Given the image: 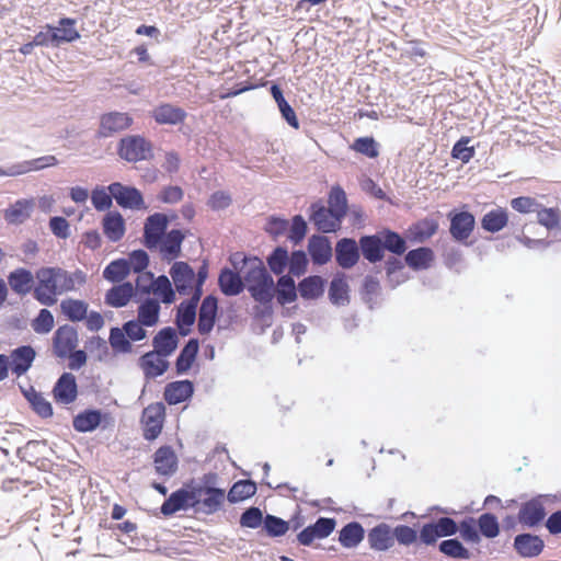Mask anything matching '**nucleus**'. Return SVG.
<instances>
[{"label": "nucleus", "mask_w": 561, "mask_h": 561, "mask_svg": "<svg viewBox=\"0 0 561 561\" xmlns=\"http://www.w3.org/2000/svg\"><path fill=\"white\" fill-rule=\"evenodd\" d=\"M184 239L185 234L179 229L167 232L157 248L161 257L168 262L178 259L181 255Z\"/></svg>", "instance_id": "nucleus-17"}, {"label": "nucleus", "mask_w": 561, "mask_h": 561, "mask_svg": "<svg viewBox=\"0 0 561 561\" xmlns=\"http://www.w3.org/2000/svg\"><path fill=\"white\" fill-rule=\"evenodd\" d=\"M382 245L385 249L399 255L404 253L407 249L404 239L399 233L389 230L383 233Z\"/></svg>", "instance_id": "nucleus-62"}, {"label": "nucleus", "mask_w": 561, "mask_h": 561, "mask_svg": "<svg viewBox=\"0 0 561 561\" xmlns=\"http://www.w3.org/2000/svg\"><path fill=\"white\" fill-rule=\"evenodd\" d=\"M112 348L117 353H128L131 351V344L126 337V333L119 328H113L108 337Z\"/></svg>", "instance_id": "nucleus-57"}, {"label": "nucleus", "mask_w": 561, "mask_h": 561, "mask_svg": "<svg viewBox=\"0 0 561 561\" xmlns=\"http://www.w3.org/2000/svg\"><path fill=\"white\" fill-rule=\"evenodd\" d=\"M154 351L169 356L178 346V336L172 328H164L158 332L152 341Z\"/></svg>", "instance_id": "nucleus-38"}, {"label": "nucleus", "mask_w": 561, "mask_h": 561, "mask_svg": "<svg viewBox=\"0 0 561 561\" xmlns=\"http://www.w3.org/2000/svg\"><path fill=\"white\" fill-rule=\"evenodd\" d=\"M165 357L156 351L144 354L139 359V365L145 376L147 378H156L163 375L169 367Z\"/></svg>", "instance_id": "nucleus-25"}, {"label": "nucleus", "mask_w": 561, "mask_h": 561, "mask_svg": "<svg viewBox=\"0 0 561 561\" xmlns=\"http://www.w3.org/2000/svg\"><path fill=\"white\" fill-rule=\"evenodd\" d=\"M192 490L195 497L194 508L207 515L218 512L227 497L225 490L218 488L192 484Z\"/></svg>", "instance_id": "nucleus-3"}, {"label": "nucleus", "mask_w": 561, "mask_h": 561, "mask_svg": "<svg viewBox=\"0 0 561 561\" xmlns=\"http://www.w3.org/2000/svg\"><path fill=\"white\" fill-rule=\"evenodd\" d=\"M103 232L113 242L119 241L125 233V221L118 211H110L103 218Z\"/></svg>", "instance_id": "nucleus-33"}, {"label": "nucleus", "mask_w": 561, "mask_h": 561, "mask_svg": "<svg viewBox=\"0 0 561 561\" xmlns=\"http://www.w3.org/2000/svg\"><path fill=\"white\" fill-rule=\"evenodd\" d=\"M543 540L531 534H520L514 539V548L524 558L537 557L543 550Z\"/></svg>", "instance_id": "nucleus-28"}, {"label": "nucleus", "mask_w": 561, "mask_h": 561, "mask_svg": "<svg viewBox=\"0 0 561 561\" xmlns=\"http://www.w3.org/2000/svg\"><path fill=\"white\" fill-rule=\"evenodd\" d=\"M369 547L376 551H386L394 545L393 531L385 523L373 527L367 535Z\"/></svg>", "instance_id": "nucleus-23"}, {"label": "nucleus", "mask_w": 561, "mask_h": 561, "mask_svg": "<svg viewBox=\"0 0 561 561\" xmlns=\"http://www.w3.org/2000/svg\"><path fill=\"white\" fill-rule=\"evenodd\" d=\"M217 310H218V301L217 298L209 295L204 298L202 301L201 308H199V314H198V332L204 335L208 334L216 321L217 317Z\"/></svg>", "instance_id": "nucleus-20"}, {"label": "nucleus", "mask_w": 561, "mask_h": 561, "mask_svg": "<svg viewBox=\"0 0 561 561\" xmlns=\"http://www.w3.org/2000/svg\"><path fill=\"white\" fill-rule=\"evenodd\" d=\"M335 259L343 268L353 267L359 259V251L354 239L344 238L336 243Z\"/></svg>", "instance_id": "nucleus-24"}, {"label": "nucleus", "mask_w": 561, "mask_h": 561, "mask_svg": "<svg viewBox=\"0 0 561 561\" xmlns=\"http://www.w3.org/2000/svg\"><path fill=\"white\" fill-rule=\"evenodd\" d=\"M546 512L542 503L530 500L524 503L518 512V520L524 526L534 527L545 518Z\"/></svg>", "instance_id": "nucleus-30"}, {"label": "nucleus", "mask_w": 561, "mask_h": 561, "mask_svg": "<svg viewBox=\"0 0 561 561\" xmlns=\"http://www.w3.org/2000/svg\"><path fill=\"white\" fill-rule=\"evenodd\" d=\"M102 422V413L99 410H85L75 416L72 425L78 432L94 431Z\"/></svg>", "instance_id": "nucleus-42"}, {"label": "nucleus", "mask_w": 561, "mask_h": 561, "mask_svg": "<svg viewBox=\"0 0 561 561\" xmlns=\"http://www.w3.org/2000/svg\"><path fill=\"white\" fill-rule=\"evenodd\" d=\"M470 137L463 136L461 137L453 147L451 156L456 159L461 160L463 163L469 162L474 156V148L468 147L467 145L470 142Z\"/></svg>", "instance_id": "nucleus-61"}, {"label": "nucleus", "mask_w": 561, "mask_h": 561, "mask_svg": "<svg viewBox=\"0 0 561 561\" xmlns=\"http://www.w3.org/2000/svg\"><path fill=\"white\" fill-rule=\"evenodd\" d=\"M36 353L32 346L23 345L13 350L9 357V364L12 373L18 377L24 375L32 363L34 362Z\"/></svg>", "instance_id": "nucleus-19"}, {"label": "nucleus", "mask_w": 561, "mask_h": 561, "mask_svg": "<svg viewBox=\"0 0 561 561\" xmlns=\"http://www.w3.org/2000/svg\"><path fill=\"white\" fill-rule=\"evenodd\" d=\"M58 163L55 156H44L33 160L12 164L7 169L0 168V176H18L31 171L42 170L47 167H54Z\"/></svg>", "instance_id": "nucleus-14"}, {"label": "nucleus", "mask_w": 561, "mask_h": 561, "mask_svg": "<svg viewBox=\"0 0 561 561\" xmlns=\"http://www.w3.org/2000/svg\"><path fill=\"white\" fill-rule=\"evenodd\" d=\"M178 456L171 446H161L153 454V466L159 476H173L178 470Z\"/></svg>", "instance_id": "nucleus-15"}, {"label": "nucleus", "mask_w": 561, "mask_h": 561, "mask_svg": "<svg viewBox=\"0 0 561 561\" xmlns=\"http://www.w3.org/2000/svg\"><path fill=\"white\" fill-rule=\"evenodd\" d=\"M245 285L251 297L264 305H271L275 296V284L261 261L252 266L244 275Z\"/></svg>", "instance_id": "nucleus-2"}, {"label": "nucleus", "mask_w": 561, "mask_h": 561, "mask_svg": "<svg viewBox=\"0 0 561 561\" xmlns=\"http://www.w3.org/2000/svg\"><path fill=\"white\" fill-rule=\"evenodd\" d=\"M53 394L58 403H72L78 396L76 377L70 373H64L55 383Z\"/></svg>", "instance_id": "nucleus-18"}, {"label": "nucleus", "mask_w": 561, "mask_h": 561, "mask_svg": "<svg viewBox=\"0 0 561 561\" xmlns=\"http://www.w3.org/2000/svg\"><path fill=\"white\" fill-rule=\"evenodd\" d=\"M134 293V286L129 282L113 286L105 294V304L114 308L124 307L130 301Z\"/></svg>", "instance_id": "nucleus-32"}, {"label": "nucleus", "mask_w": 561, "mask_h": 561, "mask_svg": "<svg viewBox=\"0 0 561 561\" xmlns=\"http://www.w3.org/2000/svg\"><path fill=\"white\" fill-rule=\"evenodd\" d=\"M159 301L148 298L138 308V321L142 325L152 327L159 320Z\"/></svg>", "instance_id": "nucleus-46"}, {"label": "nucleus", "mask_w": 561, "mask_h": 561, "mask_svg": "<svg viewBox=\"0 0 561 561\" xmlns=\"http://www.w3.org/2000/svg\"><path fill=\"white\" fill-rule=\"evenodd\" d=\"M51 32H54L55 46H59L61 43L73 42L80 37L79 32L76 30V20L70 18L60 19L58 26H51Z\"/></svg>", "instance_id": "nucleus-34"}, {"label": "nucleus", "mask_w": 561, "mask_h": 561, "mask_svg": "<svg viewBox=\"0 0 561 561\" xmlns=\"http://www.w3.org/2000/svg\"><path fill=\"white\" fill-rule=\"evenodd\" d=\"M351 148L356 152H359L371 159L377 158L379 154L377 144L373 137L357 138L355 139Z\"/></svg>", "instance_id": "nucleus-59"}, {"label": "nucleus", "mask_w": 561, "mask_h": 561, "mask_svg": "<svg viewBox=\"0 0 561 561\" xmlns=\"http://www.w3.org/2000/svg\"><path fill=\"white\" fill-rule=\"evenodd\" d=\"M508 224V213L503 207H496L488 211L481 219L483 230L495 233L505 228Z\"/></svg>", "instance_id": "nucleus-35"}, {"label": "nucleus", "mask_w": 561, "mask_h": 561, "mask_svg": "<svg viewBox=\"0 0 561 561\" xmlns=\"http://www.w3.org/2000/svg\"><path fill=\"white\" fill-rule=\"evenodd\" d=\"M308 252L314 264H325L332 257L331 242L324 236L313 234L308 241Z\"/></svg>", "instance_id": "nucleus-26"}, {"label": "nucleus", "mask_w": 561, "mask_h": 561, "mask_svg": "<svg viewBox=\"0 0 561 561\" xmlns=\"http://www.w3.org/2000/svg\"><path fill=\"white\" fill-rule=\"evenodd\" d=\"M439 551L453 559L470 558V551L457 539H447L439 543Z\"/></svg>", "instance_id": "nucleus-52"}, {"label": "nucleus", "mask_w": 561, "mask_h": 561, "mask_svg": "<svg viewBox=\"0 0 561 561\" xmlns=\"http://www.w3.org/2000/svg\"><path fill=\"white\" fill-rule=\"evenodd\" d=\"M329 296L333 304H343L348 299V285L343 278H333L329 289Z\"/></svg>", "instance_id": "nucleus-58"}, {"label": "nucleus", "mask_w": 561, "mask_h": 561, "mask_svg": "<svg viewBox=\"0 0 561 561\" xmlns=\"http://www.w3.org/2000/svg\"><path fill=\"white\" fill-rule=\"evenodd\" d=\"M264 528L268 536L271 537H279L287 533L289 529V525L286 520L276 517L274 515H267L264 518Z\"/></svg>", "instance_id": "nucleus-60"}, {"label": "nucleus", "mask_w": 561, "mask_h": 561, "mask_svg": "<svg viewBox=\"0 0 561 561\" xmlns=\"http://www.w3.org/2000/svg\"><path fill=\"white\" fill-rule=\"evenodd\" d=\"M35 282V275L24 267L15 268L8 275L10 288L19 296H25L32 290L34 291Z\"/></svg>", "instance_id": "nucleus-21"}, {"label": "nucleus", "mask_w": 561, "mask_h": 561, "mask_svg": "<svg viewBox=\"0 0 561 561\" xmlns=\"http://www.w3.org/2000/svg\"><path fill=\"white\" fill-rule=\"evenodd\" d=\"M129 274V264L126 260L119 259L111 262L103 271V277L110 282L118 283Z\"/></svg>", "instance_id": "nucleus-50"}, {"label": "nucleus", "mask_w": 561, "mask_h": 561, "mask_svg": "<svg viewBox=\"0 0 561 561\" xmlns=\"http://www.w3.org/2000/svg\"><path fill=\"white\" fill-rule=\"evenodd\" d=\"M151 116L159 125H178L185 121L187 114L179 106L162 103L152 110Z\"/></svg>", "instance_id": "nucleus-22"}, {"label": "nucleus", "mask_w": 561, "mask_h": 561, "mask_svg": "<svg viewBox=\"0 0 561 561\" xmlns=\"http://www.w3.org/2000/svg\"><path fill=\"white\" fill-rule=\"evenodd\" d=\"M218 284L220 290L226 296L239 295L244 287L241 276L229 268H224L220 272L218 277Z\"/></svg>", "instance_id": "nucleus-36"}, {"label": "nucleus", "mask_w": 561, "mask_h": 561, "mask_svg": "<svg viewBox=\"0 0 561 561\" xmlns=\"http://www.w3.org/2000/svg\"><path fill=\"white\" fill-rule=\"evenodd\" d=\"M170 276L174 283L175 289L180 295L193 296L195 290V272L183 261L175 262L170 268Z\"/></svg>", "instance_id": "nucleus-7"}, {"label": "nucleus", "mask_w": 561, "mask_h": 561, "mask_svg": "<svg viewBox=\"0 0 561 561\" xmlns=\"http://www.w3.org/2000/svg\"><path fill=\"white\" fill-rule=\"evenodd\" d=\"M78 344V333L75 328L65 324L59 327L53 337L54 353L58 357H67Z\"/></svg>", "instance_id": "nucleus-11"}, {"label": "nucleus", "mask_w": 561, "mask_h": 561, "mask_svg": "<svg viewBox=\"0 0 561 561\" xmlns=\"http://www.w3.org/2000/svg\"><path fill=\"white\" fill-rule=\"evenodd\" d=\"M449 218H450L449 231H450L451 237L457 241L467 240L471 236V233L474 229V225H476L474 216L469 211H460V213H456V214L450 213Z\"/></svg>", "instance_id": "nucleus-16"}, {"label": "nucleus", "mask_w": 561, "mask_h": 561, "mask_svg": "<svg viewBox=\"0 0 561 561\" xmlns=\"http://www.w3.org/2000/svg\"><path fill=\"white\" fill-rule=\"evenodd\" d=\"M511 207L520 214L537 213L540 203L530 196H519L511 201Z\"/></svg>", "instance_id": "nucleus-63"}, {"label": "nucleus", "mask_w": 561, "mask_h": 561, "mask_svg": "<svg viewBox=\"0 0 561 561\" xmlns=\"http://www.w3.org/2000/svg\"><path fill=\"white\" fill-rule=\"evenodd\" d=\"M364 528L357 522L346 524L339 535V541L344 548H355L364 539Z\"/></svg>", "instance_id": "nucleus-40"}, {"label": "nucleus", "mask_w": 561, "mask_h": 561, "mask_svg": "<svg viewBox=\"0 0 561 561\" xmlns=\"http://www.w3.org/2000/svg\"><path fill=\"white\" fill-rule=\"evenodd\" d=\"M89 305L79 299L68 298L61 301V312L72 322H79L85 319Z\"/></svg>", "instance_id": "nucleus-44"}, {"label": "nucleus", "mask_w": 561, "mask_h": 561, "mask_svg": "<svg viewBox=\"0 0 561 561\" xmlns=\"http://www.w3.org/2000/svg\"><path fill=\"white\" fill-rule=\"evenodd\" d=\"M107 190L111 195H113L116 203L123 208H146L142 194L136 187L125 186L119 182H114L108 185Z\"/></svg>", "instance_id": "nucleus-8"}, {"label": "nucleus", "mask_w": 561, "mask_h": 561, "mask_svg": "<svg viewBox=\"0 0 561 561\" xmlns=\"http://www.w3.org/2000/svg\"><path fill=\"white\" fill-rule=\"evenodd\" d=\"M288 252L286 249L282 247H277L267 257V264L271 271L276 275H280L284 273L286 266L288 265Z\"/></svg>", "instance_id": "nucleus-53"}, {"label": "nucleus", "mask_w": 561, "mask_h": 561, "mask_svg": "<svg viewBox=\"0 0 561 561\" xmlns=\"http://www.w3.org/2000/svg\"><path fill=\"white\" fill-rule=\"evenodd\" d=\"M151 142L141 136H127L119 141L118 154L128 162H138L151 157Z\"/></svg>", "instance_id": "nucleus-5"}, {"label": "nucleus", "mask_w": 561, "mask_h": 561, "mask_svg": "<svg viewBox=\"0 0 561 561\" xmlns=\"http://www.w3.org/2000/svg\"><path fill=\"white\" fill-rule=\"evenodd\" d=\"M275 295L279 305L294 302L297 299L295 282L289 275H282L275 287Z\"/></svg>", "instance_id": "nucleus-43"}, {"label": "nucleus", "mask_w": 561, "mask_h": 561, "mask_svg": "<svg viewBox=\"0 0 561 561\" xmlns=\"http://www.w3.org/2000/svg\"><path fill=\"white\" fill-rule=\"evenodd\" d=\"M169 219L165 214L150 215L144 226V243L149 250H156L165 234Z\"/></svg>", "instance_id": "nucleus-6"}, {"label": "nucleus", "mask_w": 561, "mask_h": 561, "mask_svg": "<svg viewBox=\"0 0 561 561\" xmlns=\"http://www.w3.org/2000/svg\"><path fill=\"white\" fill-rule=\"evenodd\" d=\"M194 386L190 380H179L170 382L164 388V400L170 405H175L190 399L193 394Z\"/></svg>", "instance_id": "nucleus-29"}, {"label": "nucleus", "mask_w": 561, "mask_h": 561, "mask_svg": "<svg viewBox=\"0 0 561 561\" xmlns=\"http://www.w3.org/2000/svg\"><path fill=\"white\" fill-rule=\"evenodd\" d=\"M363 255L369 262L375 263L382 259V243L381 240L376 236H366L359 240Z\"/></svg>", "instance_id": "nucleus-45"}, {"label": "nucleus", "mask_w": 561, "mask_h": 561, "mask_svg": "<svg viewBox=\"0 0 561 561\" xmlns=\"http://www.w3.org/2000/svg\"><path fill=\"white\" fill-rule=\"evenodd\" d=\"M33 206V199H19L4 210L3 217L9 224H22L31 216Z\"/></svg>", "instance_id": "nucleus-37"}, {"label": "nucleus", "mask_w": 561, "mask_h": 561, "mask_svg": "<svg viewBox=\"0 0 561 561\" xmlns=\"http://www.w3.org/2000/svg\"><path fill=\"white\" fill-rule=\"evenodd\" d=\"M311 210L310 220L319 231L324 233L335 232L340 228L342 217L337 216L332 208L320 204H312Z\"/></svg>", "instance_id": "nucleus-10"}, {"label": "nucleus", "mask_w": 561, "mask_h": 561, "mask_svg": "<svg viewBox=\"0 0 561 561\" xmlns=\"http://www.w3.org/2000/svg\"><path fill=\"white\" fill-rule=\"evenodd\" d=\"M433 261V250L425 247L411 250L405 255L407 264L415 271L428 268Z\"/></svg>", "instance_id": "nucleus-39"}, {"label": "nucleus", "mask_w": 561, "mask_h": 561, "mask_svg": "<svg viewBox=\"0 0 561 561\" xmlns=\"http://www.w3.org/2000/svg\"><path fill=\"white\" fill-rule=\"evenodd\" d=\"M194 499L192 484H186L185 486L172 492L161 505L160 511L163 516L168 517L174 515L179 511L194 508Z\"/></svg>", "instance_id": "nucleus-9"}, {"label": "nucleus", "mask_w": 561, "mask_h": 561, "mask_svg": "<svg viewBox=\"0 0 561 561\" xmlns=\"http://www.w3.org/2000/svg\"><path fill=\"white\" fill-rule=\"evenodd\" d=\"M34 298L44 306H53L61 294L76 289L77 280L84 282L81 273H69L61 267H41L35 273Z\"/></svg>", "instance_id": "nucleus-1"}, {"label": "nucleus", "mask_w": 561, "mask_h": 561, "mask_svg": "<svg viewBox=\"0 0 561 561\" xmlns=\"http://www.w3.org/2000/svg\"><path fill=\"white\" fill-rule=\"evenodd\" d=\"M201 297V290L194 291L190 300L184 301L179 306L176 313V324L181 329L182 334H186L188 332V330H183L184 327L190 328L195 322L196 308Z\"/></svg>", "instance_id": "nucleus-27"}, {"label": "nucleus", "mask_w": 561, "mask_h": 561, "mask_svg": "<svg viewBox=\"0 0 561 561\" xmlns=\"http://www.w3.org/2000/svg\"><path fill=\"white\" fill-rule=\"evenodd\" d=\"M150 293L159 297L163 304H172L175 300V293L165 275H161L153 280Z\"/></svg>", "instance_id": "nucleus-49"}, {"label": "nucleus", "mask_w": 561, "mask_h": 561, "mask_svg": "<svg viewBox=\"0 0 561 561\" xmlns=\"http://www.w3.org/2000/svg\"><path fill=\"white\" fill-rule=\"evenodd\" d=\"M298 290L304 299H317L323 295L324 279L318 275L308 276L299 283Z\"/></svg>", "instance_id": "nucleus-41"}, {"label": "nucleus", "mask_w": 561, "mask_h": 561, "mask_svg": "<svg viewBox=\"0 0 561 561\" xmlns=\"http://www.w3.org/2000/svg\"><path fill=\"white\" fill-rule=\"evenodd\" d=\"M55 324L54 316L48 309H41L37 317L33 319L31 325L34 332L38 334L49 333Z\"/></svg>", "instance_id": "nucleus-54"}, {"label": "nucleus", "mask_w": 561, "mask_h": 561, "mask_svg": "<svg viewBox=\"0 0 561 561\" xmlns=\"http://www.w3.org/2000/svg\"><path fill=\"white\" fill-rule=\"evenodd\" d=\"M256 492V484L251 480H239L229 490L227 499L230 503L244 501Z\"/></svg>", "instance_id": "nucleus-47"}, {"label": "nucleus", "mask_w": 561, "mask_h": 561, "mask_svg": "<svg viewBox=\"0 0 561 561\" xmlns=\"http://www.w3.org/2000/svg\"><path fill=\"white\" fill-rule=\"evenodd\" d=\"M329 206L342 218L346 215L347 202L345 192L341 187H333L329 195Z\"/></svg>", "instance_id": "nucleus-55"}, {"label": "nucleus", "mask_w": 561, "mask_h": 561, "mask_svg": "<svg viewBox=\"0 0 561 561\" xmlns=\"http://www.w3.org/2000/svg\"><path fill=\"white\" fill-rule=\"evenodd\" d=\"M198 353V341L195 339L190 340L181 351L176 363V371L179 374L186 373L193 365Z\"/></svg>", "instance_id": "nucleus-48"}, {"label": "nucleus", "mask_w": 561, "mask_h": 561, "mask_svg": "<svg viewBox=\"0 0 561 561\" xmlns=\"http://www.w3.org/2000/svg\"><path fill=\"white\" fill-rule=\"evenodd\" d=\"M536 214L538 222L548 230L556 229L561 224V210L557 207L546 208L540 204Z\"/></svg>", "instance_id": "nucleus-51"}, {"label": "nucleus", "mask_w": 561, "mask_h": 561, "mask_svg": "<svg viewBox=\"0 0 561 561\" xmlns=\"http://www.w3.org/2000/svg\"><path fill=\"white\" fill-rule=\"evenodd\" d=\"M165 420V407L154 402L144 409L141 414L142 436L146 440H154L162 432Z\"/></svg>", "instance_id": "nucleus-4"}, {"label": "nucleus", "mask_w": 561, "mask_h": 561, "mask_svg": "<svg viewBox=\"0 0 561 561\" xmlns=\"http://www.w3.org/2000/svg\"><path fill=\"white\" fill-rule=\"evenodd\" d=\"M478 526L481 534L486 538H494L500 533L497 519L491 513L482 514L478 519Z\"/></svg>", "instance_id": "nucleus-56"}, {"label": "nucleus", "mask_w": 561, "mask_h": 561, "mask_svg": "<svg viewBox=\"0 0 561 561\" xmlns=\"http://www.w3.org/2000/svg\"><path fill=\"white\" fill-rule=\"evenodd\" d=\"M333 518L320 517L313 525L301 530L297 539L302 546H310L316 539H323L331 535L335 528Z\"/></svg>", "instance_id": "nucleus-13"}, {"label": "nucleus", "mask_w": 561, "mask_h": 561, "mask_svg": "<svg viewBox=\"0 0 561 561\" xmlns=\"http://www.w3.org/2000/svg\"><path fill=\"white\" fill-rule=\"evenodd\" d=\"M133 123V118L127 113L110 112L103 114L100 118L99 136L110 137L116 133L127 129Z\"/></svg>", "instance_id": "nucleus-12"}, {"label": "nucleus", "mask_w": 561, "mask_h": 561, "mask_svg": "<svg viewBox=\"0 0 561 561\" xmlns=\"http://www.w3.org/2000/svg\"><path fill=\"white\" fill-rule=\"evenodd\" d=\"M28 401L33 408V410L41 417H50L53 415V407L49 401H47L42 393L34 392L28 397Z\"/></svg>", "instance_id": "nucleus-64"}, {"label": "nucleus", "mask_w": 561, "mask_h": 561, "mask_svg": "<svg viewBox=\"0 0 561 561\" xmlns=\"http://www.w3.org/2000/svg\"><path fill=\"white\" fill-rule=\"evenodd\" d=\"M438 230V221L434 218H423L408 229V238L414 242H424Z\"/></svg>", "instance_id": "nucleus-31"}]
</instances>
